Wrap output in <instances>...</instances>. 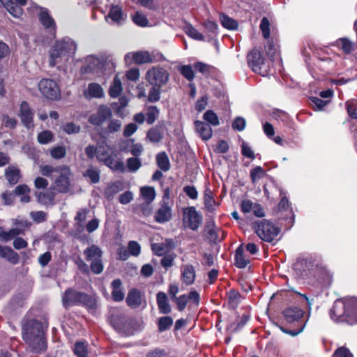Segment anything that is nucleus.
<instances>
[{
  "mask_svg": "<svg viewBox=\"0 0 357 357\" xmlns=\"http://www.w3.org/2000/svg\"><path fill=\"white\" fill-rule=\"evenodd\" d=\"M116 154L112 149L107 145L100 146L97 155V159L102 162L106 166L114 171L125 172L124 163L122 161H116L114 159Z\"/></svg>",
  "mask_w": 357,
  "mask_h": 357,
  "instance_id": "423d86ee",
  "label": "nucleus"
},
{
  "mask_svg": "<svg viewBox=\"0 0 357 357\" xmlns=\"http://www.w3.org/2000/svg\"><path fill=\"white\" fill-rule=\"evenodd\" d=\"M53 133L50 130H45L38 135V141L40 144H47L52 141Z\"/></svg>",
  "mask_w": 357,
  "mask_h": 357,
  "instance_id": "6e6d98bb",
  "label": "nucleus"
},
{
  "mask_svg": "<svg viewBox=\"0 0 357 357\" xmlns=\"http://www.w3.org/2000/svg\"><path fill=\"white\" fill-rule=\"evenodd\" d=\"M22 336L33 351L39 353L45 350L47 344L43 324L40 321L35 319L27 321L23 326Z\"/></svg>",
  "mask_w": 357,
  "mask_h": 357,
  "instance_id": "f03ea898",
  "label": "nucleus"
},
{
  "mask_svg": "<svg viewBox=\"0 0 357 357\" xmlns=\"http://www.w3.org/2000/svg\"><path fill=\"white\" fill-rule=\"evenodd\" d=\"M332 282L333 274L321 263L317 262L314 268V296L328 289Z\"/></svg>",
  "mask_w": 357,
  "mask_h": 357,
  "instance_id": "39448f33",
  "label": "nucleus"
},
{
  "mask_svg": "<svg viewBox=\"0 0 357 357\" xmlns=\"http://www.w3.org/2000/svg\"><path fill=\"white\" fill-rule=\"evenodd\" d=\"M204 119L211 124L212 126H217L219 125V119L216 114L212 110H207L204 114Z\"/></svg>",
  "mask_w": 357,
  "mask_h": 357,
  "instance_id": "3c124183",
  "label": "nucleus"
},
{
  "mask_svg": "<svg viewBox=\"0 0 357 357\" xmlns=\"http://www.w3.org/2000/svg\"><path fill=\"white\" fill-rule=\"evenodd\" d=\"M20 117L22 123L28 128L33 126L32 112L29 104L23 101L20 105Z\"/></svg>",
  "mask_w": 357,
  "mask_h": 357,
  "instance_id": "6ab92c4d",
  "label": "nucleus"
},
{
  "mask_svg": "<svg viewBox=\"0 0 357 357\" xmlns=\"http://www.w3.org/2000/svg\"><path fill=\"white\" fill-rule=\"evenodd\" d=\"M127 167L130 172H136L142 166V162L138 158H129L126 160Z\"/></svg>",
  "mask_w": 357,
  "mask_h": 357,
  "instance_id": "de8ad7c7",
  "label": "nucleus"
},
{
  "mask_svg": "<svg viewBox=\"0 0 357 357\" xmlns=\"http://www.w3.org/2000/svg\"><path fill=\"white\" fill-rule=\"evenodd\" d=\"M331 318L335 322L349 325L357 324V298H344L335 300L330 310Z\"/></svg>",
  "mask_w": 357,
  "mask_h": 357,
  "instance_id": "f257e3e1",
  "label": "nucleus"
},
{
  "mask_svg": "<svg viewBox=\"0 0 357 357\" xmlns=\"http://www.w3.org/2000/svg\"><path fill=\"white\" fill-rule=\"evenodd\" d=\"M203 221L201 213L193 206L183 209V224L192 230H197Z\"/></svg>",
  "mask_w": 357,
  "mask_h": 357,
  "instance_id": "9d476101",
  "label": "nucleus"
},
{
  "mask_svg": "<svg viewBox=\"0 0 357 357\" xmlns=\"http://www.w3.org/2000/svg\"><path fill=\"white\" fill-rule=\"evenodd\" d=\"M130 58H131L136 64L150 63L155 61V56L153 52L151 53L148 51H138L133 53H128L125 56L126 61L128 62V60Z\"/></svg>",
  "mask_w": 357,
  "mask_h": 357,
  "instance_id": "2eb2a0df",
  "label": "nucleus"
},
{
  "mask_svg": "<svg viewBox=\"0 0 357 357\" xmlns=\"http://www.w3.org/2000/svg\"><path fill=\"white\" fill-rule=\"evenodd\" d=\"M253 229L262 241L269 243L272 242L280 232L279 228L267 220L254 222Z\"/></svg>",
  "mask_w": 357,
  "mask_h": 357,
  "instance_id": "0eeeda50",
  "label": "nucleus"
},
{
  "mask_svg": "<svg viewBox=\"0 0 357 357\" xmlns=\"http://www.w3.org/2000/svg\"><path fill=\"white\" fill-rule=\"evenodd\" d=\"M180 72L182 74V75L188 81H191L194 79V72L190 66H182L180 68Z\"/></svg>",
  "mask_w": 357,
  "mask_h": 357,
  "instance_id": "e2e57ef3",
  "label": "nucleus"
},
{
  "mask_svg": "<svg viewBox=\"0 0 357 357\" xmlns=\"http://www.w3.org/2000/svg\"><path fill=\"white\" fill-rule=\"evenodd\" d=\"M185 32L188 36L195 40L201 41L204 40V36L190 24L185 26Z\"/></svg>",
  "mask_w": 357,
  "mask_h": 357,
  "instance_id": "09e8293b",
  "label": "nucleus"
},
{
  "mask_svg": "<svg viewBox=\"0 0 357 357\" xmlns=\"http://www.w3.org/2000/svg\"><path fill=\"white\" fill-rule=\"evenodd\" d=\"M107 17H109L114 22H117L123 20L124 19V16L121 8L119 6H112L108 15L105 17L106 19Z\"/></svg>",
  "mask_w": 357,
  "mask_h": 357,
  "instance_id": "e433bc0d",
  "label": "nucleus"
},
{
  "mask_svg": "<svg viewBox=\"0 0 357 357\" xmlns=\"http://www.w3.org/2000/svg\"><path fill=\"white\" fill-rule=\"evenodd\" d=\"M332 357H354V356L349 349L342 347L335 351Z\"/></svg>",
  "mask_w": 357,
  "mask_h": 357,
  "instance_id": "774afa93",
  "label": "nucleus"
},
{
  "mask_svg": "<svg viewBox=\"0 0 357 357\" xmlns=\"http://www.w3.org/2000/svg\"><path fill=\"white\" fill-rule=\"evenodd\" d=\"M241 294L234 290L228 293V303L232 307H236L240 303Z\"/></svg>",
  "mask_w": 357,
  "mask_h": 357,
  "instance_id": "5fc2aeb1",
  "label": "nucleus"
},
{
  "mask_svg": "<svg viewBox=\"0 0 357 357\" xmlns=\"http://www.w3.org/2000/svg\"><path fill=\"white\" fill-rule=\"evenodd\" d=\"M38 18L40 22L48 33V38L50 40L54 39L56 36V25L48 10L47 8H41L40 12L38 14Z\"/></svg>",
  "mask_w": 357,
  "mask_h": 357,
  "instance_id": "9b49d317",
  "label": "nucleus"
},
{
  "mask_svg": "<svg viewBox=\"0 0 357 357\" xmlns=\"http://www.w3.org/2000/svg\"><path fill=\"white\" fill-rule=\"evenodd\" d=\"M103 268L104 266L102 258L91 261L90 268L93 273L97 275L100 274L103 271Z\"/></svg>",
  "mask_w": 357,
  "mask_h": 357,
  "instance_id": "4d7b16f0",
  "label": "nucleus"
},
{
  "mask_svg": "<svg viewBox=\"0 0 357 357\" xmlns=\"http://www.w3.org/2000/svg\"><path fill=\"white\" fill-rule=\"evenodd\" d=\"M63 130L68 135L79 132L81 128L73 123H67L63 126Z\"/></svg>",
  "mask_w": 357,
  "mask_h": 357,
  "instance_id": "0e129e2a",
  "label": "nucleus"
},
{
  "mask_svg": "<svg viewBox=\"0 0 357 357\" xmlns=\"http://www.w3.org/2000/svg\"><path fill=\"white\" fill-rule=\"evenodd\" d=\"M156 300L160 313L167 314L171 312L172 307L165 293L159 291L156 294Z\"/></svg>",
  "mask_w": 357,
  "mask_h": 357,
  "instance_id": "b1692460",
  "label": "nucleus"
},
{
  "mask_svg": "<svg viewBox=\"0 0 357 357\" xmlns=\"http://www.w3.org/2000/svg\"><path fill=\"white\" fill-rule=\"evenodd\" d=\"M145 79L151 85L162 86L169 80V73L160 66H153L146 73Z\"/></svg>",
  "mask_w": 357,
  "mask_h": 357,
  "instance_id": "6e6552de",
  "label": "nucleus"
},
{
  "mask_svg": "<svg viewBox=\"0 0 357 357\" xmlns=\"http://www.w3.org/2000/svg\"><path fill=\"white\" fill-rule=\"evenodd\" d=\"M83 176L89 178L92 183H97L100 181V170L93 166H89Z\"/></svg>",
  "mask_w": 357,
  "mask_h": 357,
  "instance_id": "c9c22d12",
  "label": "nucleus"
},
{
  "mask_svg": "<svg viewBox=\"0 0 357 357\" xmlns=\"http://www.w3.org/2000/svg\"><path fill=\"white\" fill-rule=\"evenodd\" d=\"M249 263L250 261L244 257L243 245H241L236 250L235 265L239 268H243Z\"/></svg>",
  "mask_w": 357,
  "mask_h": 357,
  "instance_id": "72a5a7b5",
  "label": "nucleus"
},
{
  "mask_svg": "<svg viewBox=\"0 0 357 357\" xmlns=\"http://www.w3.org/2000/svg\"><path fill=\"white\" fill-rule=\"evenodd\" d=\"M84 255L86 261H93L102 258V251L96 245H92L84 250Z\"/></svg>",
  "mask_w": 357,
  "mask_h": 357,
  "instance_id": "bb28decb",
  "label": "nucleus"
},
{
  "mask_svg": "<svg viewBox=\"0 0 357 357\" xmlns=\"http://www.w3.org/2000/svg\"><path fill=\"white\" fill-rule=\"evenodd\" d=\"M181 279L186 285L194 283L195 279V270L191 264H186L181 268Z\"/></svg>",
  "mask_w": 357,
  "mask_h": 357,
  "instance_id": "393cba45",
  "label": "nucleus"
},
{
  "mask_svg": "<svg viewBox=\"0 0 357 357\" xmlns=\"http://www.w3.org/2000/svg\"><path fill=\"white\" fill-rule=\"evenodd\" d=\"M220 21H221L222 25L224 27H225L226 29L234 30V29H237V27H238L237 22L235 20H234L227 15H221Z\"/></svg>",
  "mask_w": 357,
  "mask_h": 357,
  "instance_id": "a18cd8bd",
  "label": "nucleus"
},
{
  "mask_svg": "<svg viewBox=\"0 0 357 357\" xmlns=\"http://www.w3.org/2000/svg\"><path fill=\"white\" fill-rule=\"evenodd\" d=\"M74 354L77 357H87L88 349L85 342H77L73 349Z\"/></svg>",
  "mask_w": 357,
  "mask_h": 357,
  "instance_id": "a19ab883",
  "label": "nucleus"
},
{
  "mask_svg": "<svg viewBox=\"0 0 357 357\" xmlns=\"http://www.w3.org/2000/svg\"><path fill=\"white\" fill-rule=\"evenodd\" d=\"M311 261L301 256L294 263L293 268L296 277L301 279H306L310 274Z\"/></svg>",
  "mask_w": 357,
  "mask_h": 357,
  "instance_id": "4468645a",
  "label": "nucleus"
},
{
  "mask_svg": "<svg viewBox=\"0 0 357 357\" xmlns=\"http://www.w3.org/2000/svg\"><path fill=\"white\" fill-rule=\"evenodd\" d=\"M172 218V209L163 200L160 207L155 213V220L158 223H164L170 220Z\"/></svg>",
  "mask_w": 357,
  "mask_h": 357,
  "instance_id": "aec40b11",
  "label": "nucleus"
},
{
  "mask_svg": "<svg viewBox=\"0 0 357 357\" xmlns=\"http://www.w3.org/2000/svg\"><path fill=\"white\" fill-rule=\"evenodd\" d=\"M173 324V319L169 316L162 317L158 319V326L160 332L168 330Z\"/></svg>",
  "mask_w": 357,
  "mask_h": 357,
  "instance_id": "79ce46f5",
  "label": "nucleus"
},
{
  "mask_svg": "<svg viewBox=\"0 0 357 357\" xmlns=\"http://www.w3.org/2000/svg\"><path fill=\"white\" fill-rule=\"evenodd\" d=\"M9 12L15 17H20L22 15V9L21 6L18 5L12 0H3L1 2Z\"/></svg>",
  "mask_w": 357,
  "mask_h": 357,
  "instance_id": "c756f323",
  "label": "nucleus"
},
{
  "mask_svg": "<svg viewBox=\"0 0 357 357\" xmlns=\"http://www.w3.org/2000/svg\"><path fill=\"white\" fill-rule=\"evenodd\" d=\"M146 137L153 143L159 142L162 138V132L157 128H153L147 132Z\"/></svg>",
  "mask_w": 357,
  "mask_h": 357,
  "instance_id": "49530a36",
  "label": "nucleus"
},
{
  "mask_svg": "<svg viewBox=\"0 0 357 357\" xmlns=\"http://www.w3.org/2000/svg\"><path fill=\"white\" fill-rule=\"evenodd\" d=\"M38 88L41 93L48 99L57 100L61 96L59 87L53 79H42L38 84Z\"/></svg>",
  "mask_w": 357,
  "mask_h": 357,
  "instance_id": "1a4fd4ad",
  "label": "nucleus"
},
{
  "mask_svg": "<svg viewBox=\"0 0 357 357\" xmlns=\"http://www.w3.org/2000/svg\"><path fill=\"white\" fill-rule=\"evenodd\" d=\"M265 59L261 52L256 49L252 50L248 55V63L252 70L255 73H260L262 66L264 65Z\"/></svg>",
  "mask_w": 357,
  "mask_h": 357,
  "instance_id": "a211bd4d",
  "label": "nucleus"
},
{
  "mask_svg": "<svg viewBox=\"0 0 357 357\" xmlns=\"http://www.w3.org/2000/svg\"><path fill=\"white\" fill-rule=\"evenodd\" d=\"M5 178L10 185H14L18 183L21 174L20 169L14 165H10L5 169Z\"/></svg>",
  "mask_w": 357,
  "mask_h": 357,
  "instance_id": "5701e85b",
  "label": "nucleus"
},
{
  "mask_svg": "<svg viewBox=\"0 0 357 357\" xmlns=\"http://www.w3.org/2000/svg\"><path fill=\"white\" fill-rule=\"evenodd\" d=\"M127 305L131 308L139 307L142 303L141 292L137 289L130 290L126 298Z\"/></svg>",
  "mask_w": 357,
  "mask_h": 357,
  "instance_id": "412c9836",
  "label": "nucleus"
},
{
  "mask_svg": "<svg viewBox=\"0 0 357 357\" xmlns=\"http://www.w3.org/2000/svg\"><path fill=\"white\" fill-rule=\"evenodd\" d=\"M345 105L349 118L356 121L351 126L350 130L354 138L355 146H357V100H349L346 102Z\"/></svg>",
  "mask_w": 357,
  "mask_h": 357,
  "instance_id": "dca6fc26",
  "label": "nucleus"
},
{
  "mask_svg": "<svg viewBox=\"0 0 357 357\" xmlns=\"http://www.w3.org/2000/svg\"><path fill=\"white\" fill-rule=\"evenodd\" d=\"M159 114V110L155 106H150L146 113V121L148 124H152L157 119Z\"/></svg>",
  "mask_w": 357,
  "mask_h": 357,
  "instance_id": "37998d69",
  "label": "nucleus"
},
{
  "mask_svg": "<svg viewBox=\"0 0 357 357\" xmlns=\"http://www.w3.org/2000/svg\"><path fill=\"white\" fill-rule=\"evenodd\" d=\"M335 45L345 54H350L354 50L352 42L347 38H340L335 41Z\"/></svg>",
  "mask_w": 357,
  "mask_h": 357,
  "instance_id": "f704fd0d",
  "label": "nucleus"
},
{
  "mask_svg": "<svg viewBox=\"0 0 357 357\" xmlns=\"http://www.w3.org/2000/svg\"><path fill=\"white\" fill-rule=\"evenodd\" d=\"M128 251L132 256L137 257L139 255L141 252V247L137 241H130L128 243Z\"/></svg>",
  "mask_w": 357,
  "mask_h": 357,
  "instance_id": "338daca9",
  "label": "nucleus"
},
{
  "mask_svg": "<svg viewBox=\"0 0 357 357\" xmlns=\"http://www.w3.org/2000/svg\"><path fill=\"white\" fill-rule=\"evenodd\" d=\"M58 173L59 176L55 179L54 190H56L59 193H67L70 190V170L68 167L63 165Z\"/></svg>",
  "mask_w": 357,
  "mask_h": 357,
  "instance_id": "f8f14e48",
  "label": "nucleus"
},
{
  "mask_svg": "<svg viewBox=\"0 0 357 357\" xmlns=\"http://www.w3.org/2000/svg\"><path fill=\"white\" fill-rule=\"evenodd\" d=\"M104 95V91L101 86L97 83H90L87 91L85 92L86 97L90 98H100Z\"/></svg>",
  "mask_w": 357,
  "mask_h": 357,
  "instance_id": "7c9ffc66",
  "label": "nucleus"
},
{
  "mask_svg": "<svg viewBox=\"0 0 357 357\" xmlns=\"http://www.w3.org/2000/svg\"><path fill=\"white\" fill-rule=\"evenodd\" d=\"M89 211L87 208L79 210L75 218V229L76 232L80 234L84 230V222L86 220L87 214Z\"/></svg>",
  "mask_w": 357,
  "mask_h": 357,
  "instance_id": "a878e982",
  "label": "nucleus"
},
{
  "mask_svg": "<svg viewBox=\"0 0 357 357\" xmlns=\"http://www.w3.org/2000/svg\"><path fill=\"white\" fill-rule=\"evenodd\" d=\"M285 319L289 323L298 320L303 315V311L298 307H289L283 311Z\"/></svg>",
  "mask_w": 357,
  "mask_h": 357,
  "instance_id": "cd10ccee",
  "label": "nucleus"
},
{
  "mask_svg": "<svg viewBox=\"0 0 357 357\" xmlns=\"http://www.w3.org/2000/svg\"><path fill=\"white\" fill-rule=\"evenodd\" d=\"M311 45L309 42H307L306 44H304L303 45L301 48V52L303 56L304 60L308 67H310L311 64Z\"/></svg>",
  "mask_w": 357,
  "mask_h": 357,
  "instance_id": "8fccbe9b",
  "label": "nucleus"
},
{
  "mask_svg": "<svg viewBox=\"0 0 357 357\" xmlns=\"http://www.w3.org/2000/svg\"><path fill=\"white\" fill-rule=\"evenodd\" d=\"M61 169V166L53 167L50 165H42L40 166V173L45 176H50L52 173L56 172L58 173Z\"/></svg>",
  "mask_w": 357,
  "mask_h": 357,
  "instance_id": "680f3d73",
  "label": "nucleus"
},
{
  "mask_svg": "<svg viewBox=\"0 0 357 357\" xmlns=\"http://www.w3.org/2000/svg\"><path fill=\"white\" fill-rule=\"evenodd\" d=\"M141 195L146 200V202H152L155 197V192L153 187L142 188Z\"/></svg>",
  "mask_w": 357,
  "mask_h": 357,
  "instance_id": "c03bdc74",
  "label": "nucleus"
},
{
  "mask_svg": "<svg viewBox=\"0 0 357 357\" xmlns=\"http://www.w3.org/2000/svg\"><path fill=\"white\" fill-rule=\"evenodd\" d=\"M34 195L39 204L45 206L54 205V198L56 196L54 188L51 187L43 191H36Z\"/></svg>",
  "mask_w": 357,
  "mask_h": 357,
  "instance_id": "f3484780",
  "label": "nucleus"
},
{
  "mask_svg": "<svg viewBox=\"0 0 357 357\" xmlns=\"http://www.w3.org/2000/svg\"><path fill=\"white\" fill-rule=\"evenodd\" d=\"M267 56L272 61L275 60L278 56V46L272 40H268L265 46Z\"/></svg>",
  "mask_w": 357,
  "mask_h": 357,
  "instance_id": "ea45409f",
  "label": "nucleus"
},
{
  "mask_svg": "<svg viewBox=\"0 0 357 357\" xmlns=\"http://www.w3.org/2000/svg\"><path fill=\"white\" fill-rule=\"evenodd\" d=\"M22 234H23V230L19 228H13L8 231H5L1 229L0 239L5 241H8Z\"/></svg>",
  "mask_w": 357,
  "mask_h": 357,
  "instance_id": "58836bf2",
  "label": "nucleus"
},
{
  "mask_svg": "<svg viewBox=\"0 0 357 357\" xmlns=\"http://www.w3.org/2000/svg\"><path fill=\"white\" fill-rule=\"evenodd\" d=\"M112 116L111 109L105 105L98 107L96 113L91 114L89 118V122L93 126H101Z\"/></svg>",
  "mask_w": 357,
  "mask_h": 357,
  "instance_id": "ddd939ff",
  "label": "nucleus"
},
{
  "mask_svg": "<svg viewBox=\"0 0 357 357\" xmlns=\"http://www.w3.org/2000/svg\"><path fill=\"white\" fill-rule=\"evenodd\" d=\"M62 304L66 308L77 305H84L91 309L96 307V301L94 298L72 288L67 289L64 292L62 296Z\"/></svg>",
  "mask_w": 357,
  "mask_h": 357,
  "instance_id": "20e7f679",
  "label": "nucleus"
},
{
  "mask_svg": "<svg viewBox=\"0 0 357 357\" xmlns=\"http://www.w3.org/2000/svg\"><path fill=\"white\" fill-rule=\"evenodd\" d=\"M75 50L76 45L72 39L66 38L57 40L50 51V66L54 67L62 61L68 60L70 56L75 54Z\"/></svg>",
  "mask_w": 357,
  "mask_h": 357,
  "instance_id": "7ed1b4c3",
  "label": "nucleus"
},
{
  "mask_svg": "<svg viewBox=\"0 0 357 357\" xmlns=\"http://www.w3.org/2000/svg\"><path fill=\"white\" fill-rule=\"evenodd\" d=\"M156 162L158 167L164 172H167L169 169V160L165 152H160L157 155Z\"/></svg>",
  "mask_w": 357,
  "mask_h": 357,
  "instance_id": "4c0bfd02",
  "label": "nucleus"
},
{
  "mask_svg": "<svg viewBox=\"0 0 357 357\" xmlns=\"http://www.w3.org/2000/svg\"><path fill=\"white\" fill-rule=\"evenodd\" d=\"M264 175L265 172L264 169L259 166L253 168L250 171V178L252 183H255L257 181L261 178Z\"/></svg>",
  "mask_w": 357,
  "mask_h": 357,
  "instance_id": "bf43d9fd",
  "label": "nucleus"
},
{
  "mask_svg": "<svg viewBox=\"0 0 357 357\" xmlns=\"http://www.w3.org/2000/svg\"><path fill=\"white\" fill-rule=\"evenodd\" d=\"M162 86L152 85V87L149 91L148 99L149 102H154L160 100V90Z\"/></svg>",
  "mask_w": 357,
  "mask_h": 357,
  "instance_id": "603ef678",
  "label": "nucleus"
},
{
  "mask_svg": "<svg viewBox=\"0 0 357 357\" xmlns=\"http://www.w3.org/2000/svg\"><path fill=\"white\" fill-rule=\"evenodd\" d=\"M133 22L140 26H146L148 24V20L146 17L142 13L137 12L132 16Z\"/></svg>",
  "mask_w": 357,
  "mask_h": 357,
  "instance_id": "69168bd1",
  "label": "nucleus"
},
{
  "mask_svg": "<svg viewBox=\"0 0 357 357\" xmlns=\"http://www.w3.org/2000/svg\"><path fill=\"white\" fill-rule=\"evenodd\" d=\"M0 257L6 259L9 262L15 264L18 262V255L10 247L0 245Z\"/></svg>",
  "mask_w": 357,
  "mask_h": 357,
  "instance_id": "c85d7f7f",
  "label": "nucleus"
},
{
  "mask_svg": "<svg viewBox=\"0 0 357 357\" xmlns=\"http://www.w3.org/2000/svg\"><path fill=\"white\" fill-rule=\"evenodd\" d=\"M51 156L54 159H61L66 156V150L63 146H56L50 151Z\"/></svg>",
  "mask_w": 357,
  "mask_h": 357,
  "instance_id": "052dcab7",
  "label": "nucleus"
},
{
  "mask_svg": "<svg viewBox=\"0 0 357 357\" xmlns=\"http://www.w3.org/2000/svg\"><path fill=\"white\" fill-rule=\"evenodd\" d=\"M329 104V100H322L319 98L314 97V111H326V107Z\"/></svg>",
  "mask_w": 357,
  "mask_h": 357,
  "instance_id": "864d4df0",
  "label": "nucleus"
},
{
  "mask_svg": "<svg viewBox=\"0 0 357 357\" xmlns=\"http://www.w3.org/2000/svg\"><path fill=\"white\" fill-rule=\"evenodd\" d=\"M195 126L197 133L203 140L206 141L211 138L213 131L209 124L204 121H196Z\"/></svg>",
  "mask_w": 357,
  "mask_h": 357,
  "instance_id": "4be33fe9",
  "label": "nucleus"
},
{
  "mask_svg": "<svg viewBox=\"0 0 357 357\" xmlns=\"http://www.w3.org/2000/svg\"><path fill=\"white\" fill-rule=\"evenodd\" d=\"M123 91L122 83L118 75L114 78L113 82L109 87V94L112 98L119 97Z\"/></svg>",
  "mask_w": 357,
  "mask_h": 357,
  "instance_id": "473e14b6",
  "label": "nucleus"
},
{
  "mask_svg": "<svg viewBox=\"0 0 357 357\" xmlns=\"http://www.w3.org/2000/svg\"><path fill=\"white\" fill-rule=\"evenodd\" d=\"M122 190V183L120 181H116L114 183H112L108 184V185L105 188L104 190V196L107 199H112Z\"/></svg>",
  "mask_w": 357,
  "mask_h": 357,
  "instance_id": "2f4dec72",
  "label": "nucleus"
},
{
  "mask_svg": "<svg viewBox=\"0 0 357 357\" xmlns=\"http://www.w3.org/2000/svg\"><path fill=\"white\" fill-rule=\"evenodd\" d=\"M122 123L120 120L118 119H112L109 121L107 128L105 129V132L107 133H113L117 132L121 128Z\"/></svg>",
  "mask_w": 357,
  "mask_h": 357,
  "instance_id": "13d9d810",
  "label": "nucleus"
}]
</instances>
